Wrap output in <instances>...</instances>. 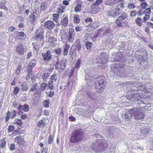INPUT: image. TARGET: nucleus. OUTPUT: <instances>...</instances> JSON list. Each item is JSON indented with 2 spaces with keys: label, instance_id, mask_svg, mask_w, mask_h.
<instances>
[{
  "label": "nucleus",
  "instance_id": "1",
  "mask_svg": "<svg viewBox=\"0 0 153 153\" xmlns=\"http://www.w3.org/2000/svg\"><path fill=\"white\" fill-rule=\"evenodd\" d=\"M146 107H141L139 108H134L129 110V114L125 113L122 115L123 118L126 120H129L131 117H134L135 119H141L144 118V114L143 111L145 109Z\"/></svg>",
  "mask_w": 153,
  "mask_h": 153
},
{
  "label": "nucleus",
  "instance_id": "2",
  "mask_svg": "<svg viewBox=\"0 0 153 153\" xmlns=\"http://www.w3.org/2000/svg\"><path fill=\"white\" fill-rule=\"evenodd\" d=\"M140 87H139L138 90H134L131 89L128 91V94L126 97L127 99L131 101L136 102L140 100L141 97L140 93L139 92V89H140Z\"/></svg>",
  "mask_w": 153,
  "mask_h": 153
},
{
  "label": "nucleus",
  "instance_id": "3",
  "mask_svg": "<svg viewBox=\"0 0 153 153\" xmlns=\"http://www.w3.org/2000/svg\"><path fill=\"white\" fill-rule=\"evenodd\" d=\"M83 137V133L80 130L77 129L73 131L71 136L70 142L72 143H76L81 140Z\"/></svg>",
  "mask_w": 153,
  "mask_h": 153
},
{
  "label": "nucleus",
  "instance_id": "4",
  "mask_svg": "<svg viewBox=\"0 0 153 153\" xmlns=\"http://www.w3.org/2000/svg\"><path fill=\"white\" fill-rule=\"evenodd\" d=\"M105 78L103 76L99 77L97 79V81L95 84V88L97 91L101 92L104 90L106 85L105 81Z\"/></svg>",
  "mask_w": 153,
  "mask_h": 153
},
{
  "label": "nucleus",
  "instance_id": "5",
  "mask_svg": "<svg viewBox=\"0 0 153 153\" xmlns=\"http://www.w3.org/2000/svg\"><path fill=\"white\" fill-rule=\"evenodd\" d=\"M107 147V144L106 143H104L102 142H96L93 143L91 146L92 150L96 152H101Z\"/></svg>",
  "mask_w": 153,
  "mask_h": 153
},
{
  "label": "nucleus",
  "instance_id": "6",
  "mask_svg": "<svg viewBox=\"0 0 153 153\" xmlns=\"http://www.w3.org/2000/svg\"><path fill=\"white\" fill-rule=\"evenodd\" d=\"M66 62V60L64 59L57 62L55 64V69L60 73L62 72L65 68Z\"/></svg>",
  "mask_w": 153,
  "mask_h": 153
},
{
  "label": "nucleus",
  "instance_id": "7",
  "mask_svg": "<svg viewBox=\"0 0 153 153\" xmlns=\"http://www.w3.org/2000/svg\"><path fill=\"white\" fill-rule=\"evenodd\" d=\"M99 59V62L100 63L105 64L107 62V54L104 52H102L98 56L97 59Z\"/></svg>",
  "mask_w": 153,
  "mask_h": 153
},
{
  "label": "nucleus",
  "instance_id": "8",
  "mask_svg": "<svg viewBox=\"0 0 153 153\" xmlns=\"http://www.w3.org/2000/svg\"><path fill=\"white\" fill-rule=\"evenodd\" d=\"M55 23L51 20H47L45 21L44 24V26L47 30H51L55 25Z\"/></svg>",
  "mask_w": 153,
  "mask_h": 153
},
{
  "label": "nucleus",
  "instance_id": "9",
  "mask_svg": "<svg viewBox=\"0 0 153 153\" xmlns=\"http://www.w3.org/2000/svg\"><path fill=\"white\" fill-rule=\"evenodd\" d=\"M16 50L17 53L21 55H23L25 53L24 45L21 43H19L16 47Z\"/></svg>",
  "mask_w": 153,
  "mask_h": 153
},
{
  "label": "nucleus",
  "instance_id": "10",
  "mask_svg": "<svg viewBox=\"0 0 153 153\" xmlns=\"http://www.w3.org/2000/svg\"><path fill=\"white\" fill-rule=\"evenodd\" d=\"M123 0H106L105 4L108 6H112L117 3Z\"/></svg>",
  "mask_w": 153,
  "mask_h": 153
},
{
  "label": "nucleus",
  "instance_id": "11",
  "mask_svg": "<svg viewBox=\"0 0 153 153\" xmlns=\"http://www.w3.org/2000/svg\"><path fill=\"white\" fill-rule=\"evenodd\" d=\"M74 74V70H71V72L70 74V75L69 77V79H68V81L67 84V86L68 87H72V86H73V82H71L70 81H71V79H72V78H74V77H73V76Z\"/></svg>",
  "mask_w": 153,
  "mask_h": 153
},
{
  "label": "nucleus",
  "instance_id": "12",
  "mask_svg": "<svg viewBox=\"0 0 153 153\" xmlns=\"http://www.w3.org/2000/svg\"><path fill=\"white\" fill-rule=\"evenodd\" d=\"M42 56L45 60L50 61L51 60V55L49 51L45 53H43Z\"/></svg>",
  "mask_w": 153,
  "mask_h": 153
},
{
  "label": "nucleus",
  "instance_id": "13",
  "mask_svg": "<svg viewBox=\"0 0 153 153\" xmlns=\"http://www.w3.org/2000/svg\"><path fill=\"white\" fill-rule=\"evenodd\" d=\"M15 141L19 144L20 145H23L25 143V140L21 135L16 137L15 138Z\"/></svg>",
  "mask_w": 153,
  "mask_h": 153
},
{
  "label": "nucleus",
  "instance_id": "14",
  "mask_svg": "<svg viewBox=\"0 0 153 153\" xmlns=\"http://www.w3.org/2000/svg\"><path fill=\"white\" fill-rule=\"evenodd\" d=\"M68 23V18L67 17L65 16L64 18L61 21L60 23L61 25L64 27L67 26Z\"/></svg>",
  "mask_w": 153,
  "mask_h": 153
},
{
  "label": "nucleus",
  "instance_id": "15",
  "mask_svg": "<svg viewBox=\"0 0 153 153\" xmlns=\"http://www.w3.org/2000/svg\"><path fill=\"white\" fill-rule=\"evenodd\" d=\"M26 37V34L23 32H18L17 37L18 39L23 40Z\"/></svg>",
  "mask_w": 153,
  "mask_h": 153
},
{
  "label": "nucleus",
  "instance_id": "16",
  "mask_svg": "<svg viewBox=\"0 0 153 153\" xmlns=\"http://www.w3.org/2000/svg\"><path fill=\"white\" fill-rule=\"evenodd\" d=\"M44 31L43 30H41L39 32V33L36 34V39L38 40H42L44 39V36L43 35Z\"/></svg>",
  "mask_w": 153,
  "mask_h": 153
},
{
  "label": "nucleus",
  "instance_id": "17",
  "mask_svg": "<svg viewBox=\"0 0 153 153\" xmlns=\"http://www.w3.org/2000/svg\"><path fill=\"white\" fill-rule=\"evenodd\" d=\"M102 1V0H97L95 2L92 3V8L93 9L96 8L97 6L101 4Z\"/></svg>",
  "mask_w": 153,
  "mask_h": 153
},
{
  "label": "nucleus",
  "instance_id": "18",
  "mask_svg": "<svg viewBox=\"0 0 153 153\" xmlns=\"http://www.w3.org/2000/svg\"><path fill=\"white\" fill-rule=\"evenodd\" d=\"M103 31V29H100L98 30L97 32V33L95 34L92 37L93 39H96L99 36H102V35H101V33H102Z\"/></svg>",
  "mask_w": 153,
  "mask_h": 153
},
{
  "label": "nucleus",
  "instance_id": "19",
  "mask_svg": "<svg viewBox=\"0 0 153 153\" xmlns=\"http://www.w3.org/2000/svg\"><path fill=\"white\" fill-rule=\"evenodd\" d=\"M124 7L123 4L122 3H120L117 5L115 10L116 11L120 12H121V10L123 9Z\"/></svg>",
  "mask_w": 153,
  "mask_h": 153
},
{
  "label": "nucleus",
  "instance_id": "20",
  "mask_svg": "<svg viewBox=\"0 0 153 153\" xmlns=\"http://www.w3.org/2000/svg\"><path fill=\"white\" fill-rule=\"evenodd\" d=\"M45 126V123L42 120L38 121L37 126L40 128H44Z\"/></svg>",
  "mask_w": 153,
  "mask_h": 153
},
{
  "label": "nucleus",
  "instance_id": "21",
  "mask_svg": "<svg viewBox=\"0 0 153 153\" xmlns=\"http://www.w3.org/2000/svg\"><path fill=\"white\" fill-rule=\"evenodd\" d=\"M127 16V14L125 13H123L117 19L118 20L122 21V20L125 19Z\"/></svg>",
  "mask_w": 153,
  "mask_h": 153
},
{
  "label": "nucleus",
  "instance_id": "22",
  "mask_svg": "<svg viewBox=\"0 0 153 153\" xmlns=\"http://www.w3.org/2000/svg\"><path fill=\"white\" fill-rule=\"evenodd\" d=\"M59 15L58 13H54L53 15V20L56 23H59L58 21Z\"/></svg>",
  "mask_w": 153,
  "mask_h": 153
},
{
  "label": "nucleus",
  "instance_id": "23",
  "mask_svg": "<svg viewBox=\"0 0 153 153\" xmlns=\"http://www.w3.org/2000/svg\"><path fill=\"white\" fill-rule=\"evenodd\" d=\"M65 7L63 6H60L57 8V12L59 14H62L65 11Z\"/></svg>",
  "mask_w": 153,
  "mask_h": 153
},
{
  "label": "nucleus",
  "instance_id": "24",
  "mask_svg": "<svg viewBox=\"0 0 153 153\" xmlns=\"http://www.w3.org/2000/svg\"><path fill=\"white\" fill-rule=\"evenodd\" d=\"M36 61L35 60H33L31 61L28 64L29 68H32L36 65Z\"/></svg>",
  "mask_w": 153,
  "mask_h": 153
},
{
  "label": "nucleus",
  "instance_id": "25",
  "mask_svg": "<svg viewBox=\"0 0 153 153\" xmlns=\"http://www.w3.org/2000/svg\"><path fill=\"white\" fill-rule=\"evenodd\" d=\"M70 47V46L69 45L66 44L65 45L64 50V55H67Z\"/></svg>",
  "mask_w": 153,
  "mask_h": 153
},
{
  "label": "nucleus",
  "instance_id": "26",
  "mask_svg": "<svg viewBox=\"0 0 153 153\" xmlns=\"http://www.w3.org/2000/svg\"><path fill=\"white\" fill-rule=\"evenodd\" d=\"M116 66L115 67L121 68L124 67V63L123 62L122 63L120 62L119 61H117L116 62Z\"/></svg>",
  "mask_w": 153,
  "mask_h": 153
},
{
  "label": "nucleus",
  "instance_id": "27",
  "mask_svg": "<svg viewBox=\"0 0 153 153\" xmlns=\"http://www.w3.org/2000/svg\"><path fill=\"white\" fill-rule=\"evenodd\" d=\"M80 20V19L79 18V16L77 14L75 15L74 18V23H78L79 22Z\"/></svg>",
  "mask_w": 153,
  "mask_h": 153
},
{
  "label": "nucleus",
  "instance_id": "28",
  "mask_svg": "<svg viewBox=\"0 0 153 153\" xmlns=\"http://www.w3.org/2000/svg\"><path fill=\"white\" fill-rule=\"evenodd\" d=\"M14 123L16 124L17 125L21 126L23 124V123L22 121V120L19 118H16L14 120Z\"/></svg>",
  "mask_w": 153,
  "mask_h": 153
},
{
  "label": "nucleus",
  "instance_id": "29",
  "mask_svg": "<svg viewBox=\"0 0 153 153\" xmlns=\"http://www.w3.org/2000/svg\"><path fill=\"white\" fill-rule=\"evenodd\" d=\"M82 9V5L80 4H78L75 7V11L78 12L80 11Z\"/></svg>",
  "mask_w": 153,
  "mask_h": 153
},
{
  "label": "nucleus",
  "instance_id": "30",
  "mask_svg": "<svg viewBox=\"0 0 153 153\" xmlns=\"http://www.w3.org/2000/svg\"><path fill=\"white\" fill-rule=\"evenodd\" d=\"M58 75L57 74H53L51 76V81L53 82H55L57 79Z\"/></svg>",
  "mask_w": 153,
  "mask_h": 153
},
{
  "label": "nucleus",
  "instance_id": "31",
  "mask_svg": "<svg viewBox=\"0 0 153 153\" xmlns=\"http://www.w3.org/2000/svg\"><path fill=\"white\" fill-rule=\"evenodd\" d=\"M29 18L30 22L31 23H33L35 21L36 17L33 14L32 15H30L29 16Z\"/></svg>",
  "mask_w": 153,
  "mask_h": 153
},
{
  "label": "nucleus",
  "instance_id": "32",
  "mask_svg": "<svg viewBox=\"0 0 153 153\" xmlns=\"http://www.w3.org/2000/svg\"><path fill=\"white\" fill-rule=\"evenodd\" d=\"M68 34V36H74L75 33L74 29L72 28H70L69 30Z\"/></svg>",
  "mask_w": 153,
  "mask_h": 153
},
{
  "label": "nucleus",
  "instance_id": "33",
  "mask_svg": "<svg viewBox=\"0 0 153 153\" xmlns=\"http://www.w3.org/2000/svg\"><path fill=\"white\" fill-rule=\"evenodd\" d=\"M142 20L141 18L138 17L135 20L136 23L139 26H141L142 25Z\"/></svg>",
  "mask_w": 153,
  "mask_h": 153
},
{
  "label": "nucleus",
  "instance_id": "34",
  "mask_svg": "<svg viewBox=\"0 0 153 153\" xmlns=\"http://www.w3.org/2000/svg\"><path fill=\"white\" fill-rule=\"evenodd\" d=\"M21 89L22 90L27 91L28 89V87L27 86L26 82H23L22 85Z\"/></svg>",
  "mask_w": 153,
  "mask_h": 153
},
{
  "label": "nucleus",
  "instance_id": "35",
  "mask_svg": "<svg viewBox=\"0 0 153 153\" xmlns=\"http://www.w3.org/2000/svg\"><path fill=\"white\" fill-rule=\"evenodd\" d=\"M47 86V85L45 83H42L40 85V90L43 91H44L46 88Z\"/></svg>",
  "mask_w": 153,
  "mask_h": 153
},
{
  "label": "nucleus",
  "instance_id": "36",
  "mask_svg": "<svg viewBox=\"0 0 153 153\" xmlns=\"http://www.w3.org/2000/svg\"><path fill=\"white\" fill-rule=\"evenodd\" d=\"M47 4L45 2H43L40 6V9L41 10H45L47 7Z\"/></svg>",
  "mask_w": 153,
  "mask_h": 153
},
{
  "label": "nucleus",
  "instance_id": "37",
  "mask_svg": "<svg viewBox=\"0 0 153 153\" xmlns=\"http://www.w3.org/2000/svg\"><path fill=\"white\" fill-rule=\"evenodd\" d=\"M10 113V118L11 119H13L16 116V111L13 110Z\"/></svg>",
  "mask_w": 153,
  "mask_h": 153
},
{
  "label": "nucleus",
  "instance_id": "38",
  "mask_svg": "<svg viewBox=\"0 0 153 153\" xmlns=\"http://www.w3.org/2000/svg\"><path fill=\"white\" fill-rule=\"evenodd\" d=\"M85 47L88 49H90L91 48V45L92 43L89 42H85Z\"/></svg>",
  "mask_w": 153,
  "mask_h": 153
},
{
  "label": "nucleus",
  "instance_id": "39",
  "mask_svg": "<svg viewBox=\"0 0 153 153\" xmlns=\"http://www.w3.org/2000/svg\"><path fill=\"white\" fill-rule=\"evenodd\" d=\"M74 36H71L68 35V36L67 39H68V42L70 43H71L73 42L74 40Z\"/></svg>",
  "mask_w": 153,
  "mask_h": 153
},
{
  "label": "nucleus",
  "instance_id": "40",
  "mask_svg": "<svg viewBox=\"0 0 153 153\" xmlns=\"http://www.w3.org/2000/svg\"><path fill=\"white\" fill-rule=\"evenodd\" d=\"M53 82L51 81H49L48 82V88L51 89H53Z\"/></svg>",
  "mask_w": 153,
  "mask_h": 153
},
{
  "label": "nucleus",
  "instance_id": "41",
  "mask_svg": "<svg viewBox=\"0 0 153 153\" xmlns=\"http://www.w3.org/2000/svg\"><path fill=\"white\" fill-rule=\"evenodd\" d=\"M6 142L5 141L1 140L0 141V147L2 148H4L6 146Z\"/></svg>",
  "mask_w": 153,
  "mask_h": 153
},
{
  "label": "nucleus",
  "instance_id": "42",
  "mask_svg": "<svg viewBox=\"0 0 153 153\" xmlns=\"http://www.w3.org/2000/svg\"><path fill=\"white\" fill-rule=\"evenodd\" d=\"M23 110L25 112H27L29 110V107L28 105L25 104L23 105Z\"/></svg>",
  "mask_w": 153,
  "mask_h": 153
},
{
  "label": "nucleus",
  "instance_id": "43",
  "mask_svg": "<svg viewBox=\"0 0 153 153\" xmlns=\"http://www.w3.org/2000/svg\"><path fill=\"white\" fill-rule=\"evenodd\" d=\"M49 100H45L43 102L44 106L45 107L48 108L49 107Z\"/></svg>",
  "mask_w": 153,
  "mask_h": 153
},
{
  "label": "nucleus",
  "instance_id": "44",
  "mask_svg": "<svg viewBox=\"0 0 153 153\" xmlns=\"http://www.w3.org/2000/svg\"><path fill=\"white\" fill-rule=\"evenodd\" d=\"M151 9L149 8L146 9L143 12V14L146 15H150L151 13Z\"/></svg>",
  "mask_w": 153,
  "mask_h": 153
},
{
  "label": "nucleus",
  "instance_id": "45",
  "mask_svg": "<svg viewBox=\"0 0 153 153\" xmlns=\"http://www.w3.org/2000/svg\"><path fill=\"white\" fill-rule=\"evenodd\" d=\"M49 74L48 73H45L43 75L42 79L44 81H46L47 79L49 76Z\"/></svg>",
  "mask_w": 153,
  "mask_h": 153
},
{
  "label": "nucleus",
  "instance_id": "46",
  "mask_svg": "<svg viewBox=\"0 0 153 153\" xmlns=\"http://www.w3.org/2000/svg\"><path fill=\"white\" fill-rule=\"evenodd\" d=\"M81 64V59H79L77 61L75 67L76 68H79L80 65Z\"/></svg>",
  "mask_w": 153,
  "mask_h": 153
},
{
  "label": "nucleus",
  "instance_id": "47",
  "mask_svg": "<svg viewBox=\"0 0 153 153\" xmlns=\"http://www.w3.org/2000/svg\"><path fill=\"white\" fill-rule=\"evenodd\" d=\"M127 7L129 9H133L135 8V6L134 4L130 3L128 4Z\"/></svg>",
  "mask_w": 153,
  "mask_h": 153
},
{
  "label": "nucleus",
  "instance_id": "48",
  "mask_svg": "<svg viewBox=\"0 0 153 153\" xmlns=\"http://www.w3.org/2000/svg\"><path fill=\"white\" fill-rule=\"evenodd\" d=\"M15 129V127L13 126H10L8 128V131L9 132L13 131Z\"/></svg>",
  "mask_w": 153,
  "mask_h": 153
},
{
  "label": "nucleus",
  "instance_id": "49",
  "mask_svg": "<svg viewBox=\"0 0 153 153\" xmlns=\"http://www.w3.org/2000/svg\"><path fill=\"white\" fill-rule=\"evenodd\" d=\"M116 23L117 25L119 27H121L122 26V23L123 22L122 21H120V20H118L117 19L116 21Z\"/></svg>",
  "mask_w": 153,
  "mask_h": 153
},
{
  "label": "nucleus",
  "instance_id": "50",
  "mask_svg": "<svg viewBox=\"0 0 153 153\" xmlns=\"http://www.w3.org/2000/svg\"><path fill=\"white\" fill-rule=\"evenodd\" d=\"M76 53V52L75 51V49L71 48L70 50L69 54L70 55L72 56L74 54H75Z\"/></svg>",
  "mask_w": 153,
  "mask_h": 153
},
{
  "label": "nucleus",
  "instance_id": "51",
  "mask_svg": "<svg viewBox=\"0 0 153 153\" xmlns=\"http://www.w3.org/2000/svg\"><path fill=\"white\" fill-rule=\"evenodd\" d=\"M140 4L142 8L143 9L146 8L148 6L146 3L144 1V2H143L141 3Z\"/></svg>",
  "mask_w": 153,
  "mask_h": 153
},
{
  "label": "nucleus",
  "instance_id": "52",
  "mask_svg": "<svg viewBox=\"0 0 153 153\" xmlns=\"http://www.w3.org/2000/svg\"><path fill=\"white\" fill-rule=\"evenodd\" d=\"M108 15L109 16H112L114 17V12L113 11H108Z\"/></svg>",
  "mask_w": 153,
  "mask_h": 153
},
{
  "label": "nucleus",
  "instance_id": "53",
  "mask_svg": "<svg viewBox=\"0 0 153 153\" xmlns=\"http://www.w3.org/2000/svg\"><path fill=\"white\" fill-rule=\"evenodd\" d=\"M53 137L52 135H51L49 137L48 139V143L50 144H51L53 141Z\"/></svg>",
  "mask_w": 153,
  "mask_h": 153
},
{
  "label": "nucleus",
  "instance_id": "54",
  "mask_svg": "<svg viewBox=\"0 0 153 153\" xmlns=\"http://www.w3.org/2000/svg\"><path fill=\"white\" fill-rule=\"evenodd\" d=\"M19 88L18 87H16L15 88L14 90V94L17 95V94L19 93Z\"/></svg>",
  "mask_w": 153,
  "mask_h": 153
},
{
  "label": "nucleus",
  "instance_id": "55",
  "mask_svg": "<svg viewBox=\"0 0 153 153\" xmlns=\"http://www.w3.org/2000/svg\"><path fill=\"white\" fill-rule=\"evenodd\" d=\"M90 25L94 29L97 28L98 26L97 23H94L92 24H91Z\"/></svg>",
  "mask_w": 153,
  "mask_h": 153
},
{
  "label": "nucleus",
  "instance_id": "56",
  "mask_svg": "<svg viewBox=\"0 0 153 153\" xmlns=\"http://www.w3.org/2000/svg\"><path fill=\"white\" fill-rule=\"evenodd\" d=\"M137 14V12L135 10H133L131 11L130 13V15L131 16H135Z\"/></svg>",
  "mask_w": 153,
  "mask_h": 153
},
{
  "label": "nucleus",
  "instance_id": "57",
  "mask_svg": "<svg viewBox=\"0 0 153 153\" xmlns=\"http://www.w3.org/2000/svg\"><path fill=\"white\" fill-rule=\"evenodd\" d=\"M151 130L148 129H144L143 131V133L144 134H147L150 132Z\"/></svg>",
  "mask_w": 153,
  "mask_h": 153
},
{
  "label": "nucleus",
  "instance_id": "58",
  "mask_svg": "<svg viewBox=\"0 0 153 153\" xmlns=\"http://www.w3.org/2000/svg\"><path fill=\"white\" fill-rule=\"evenodd\" d=\"M150 15L146 14L145 15V16L144 17L143 19L144 21H145L148 20L150 18Z\"/></svg>",
  "mask_w": 153,
  "mask_h": 153
},
{
  "label": "nucleus",
  "instance_id": "59",
  "mask_svg": "<svg viewBox=\"0 0 153 153\" xmlns=\"http://www.w3.org/2000/svg\"><path fill=\"white\" fill-rule=\"evenodd\" d=\"M55 52L57 54H60L62 51L61 49L60 48H58L55 50Z\"/></svg>",
  "mask_w": 153,
  "mask_h": 153
},
{
  "label": "nucleus",
  "instance_id": "60",
  "mask_svg": "<svg viewBox=\"0 0 153 153\" xmlns=\"http://www.w3.org/2000/svg\"><path fill=\"white\" fill-rule=\"evenodd\" d=\"M21 118L23 120H25L27 118V116L26 114H24L21 116Z\"/></svg>",
  "mask_w": 153,
  "mask_h": 153
},
{
  "label": "nucleus",
  "instance_id": "61",
  "mask_svg": "<svg viewBox=\"0 0 153 153\" xmlns=\"http://www.w3.org/2000/svg\"><path fill=\"white\" fill-rule=\"evenodd\" d=\"M15 145L14 144H11L9 147L10 150L11 151H13L15 149Z\"/></svg>",
  "mask_w": 153,
  "mask_h": 153
},
{
  "label": "nucleus",
  "instance_id": "62",
  "mask_svg": "<svg viewBox=\"0 0 153 153\" xmlns=\"http://www.w3.org/2000/svg\"><path fill=\"white\" fill-rule=\"evenodd\" d=\"M75 30L76 31H79L82 30V28L79 26H77L75 27Z\"/></svg>",
  "mask_w": 153,
  "mask_h": 153
},
{
  "label": "nucleus",
  "instance_id": "63",
  "mask_svg": "<svg viewBox=\"0 0 153 153\" xmlns=\"http://www.w3.org/2000/svg\"><path fill=\"white\" fill-rule=\"evenodd\" d=\"M54 40V38L52 36H50L48 39V41L50 42H52Z\"/></svg>",
  "mask_w": 153,
  "mask_h": 153
},
{
  "label": "nucleus",
  "instance_id": "64",
  "mask_svg": "<svg viewBox=\"0 0 153 153\" xmlns=\"http://www.w3.org/2000/svg\"><path fill=\"white\" fill-rule=\"evenodd\" d=\"M147 25L149 27L153 29V24L152 23L150 22H148L147 23Z\"/></svg>",
  "mask_w": 153,
  "mask_h": 153
}]
</instances>
